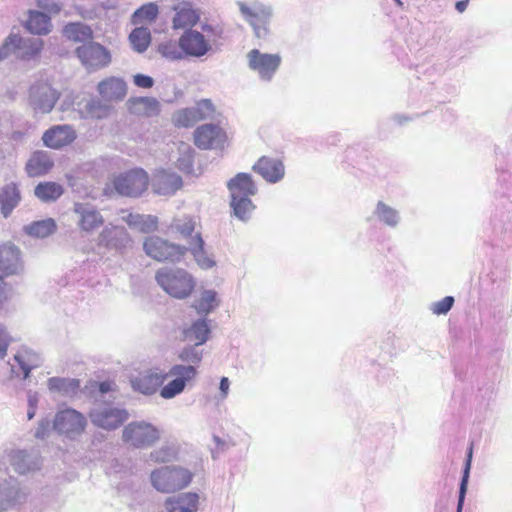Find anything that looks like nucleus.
<instances>
[{
    "label": "nucleus",
    "mask_w": 512,
    "mask_h": 512,
    "mask_svg": "<svg viewBox=\"0 0 512 512\" xmlns=\"http://www.w3.org/2000/svg\"><path fill=\"white\" fill-rule=\"evenodd\" d=\"M200 345L188 344L178 352L182 362L169 368L171 380L160 389V396L169 400L183 393L187 386H192L198 377V367L203 359Z\"/></svg>",
    "instance_id": "nucleus-1"
},
{
    "label": "nucleus",
    "mask_w": 512,
    "mask_h": 512,
    "mask_svg": "<svg viewBox=\"0 0 512 512\" xmlns=\"http://www.w3.org/2000/svg\"><path fill=\"white\" fill-rule=\"evenodd\" d=\"M201 30L188 28L178 39L186 57L201 58L213 50V44L221 35V30L211 24H202Z\"/></svg>",
    "instance_id": "nucleus-2"
},
{
    "label": "nucleus",
    "mask_w": 512,
    "mask_h": 512,
    "mask_svg": "<svg viewBox=\"0 0 512 512\" xmlns=\"http://www.w3.org/2000/svg\"><path fill=\"white\" fill-rule=\"evenodd\" d=\"M193 473L182 466L169 465L153 470L151 485L161 493H174L186 488L192 481Z\"/></svg>",
    "instance_id": "nucleus-3"
},
{
    "label": "nucleus",
    "mask_w": 512,
    "mask_h": 512,
    "mask_svg": "<svg viewBox=\"0 0 512 512\" xmlns=\"http://www.w3.org/2000/svg\"><path fill=\"white\" fill-rule=\"evenodd\" d=\"M156 281L170 296L187 298L195 287L193 277L184 269L164 267L157 271Z\"/></svg>",
    "instance_id": "nucleus-4"
},
{
    "label": "nucleus",
    "mask_w": 512,
    "mask_h": 512,
    "mask_svg": "<svg viewBox=\"0 0 512 512\" xmlns=\"http://www.w3.org/2000/svg\"><path fill=\"white\" fill-rule=\"evenodd\" d=\"M160 437V430L147 421H132L122 430L123 442L138 449L153 446Z\"/></svg>",
    "instance_id": "nucleus-5"
},
{
    "label": "nucleus",
    "mask_w": 512,
    "mask_h": 512,
    "mask_svg": "<svg viewBox=\"0 0 512 512\" xmlns=\"http://www.w3.org/2000/svg\"><path fill=\"white\" fill-rule=\"evenodd\" d=\"M91 423L100 429L114 431L129 418L126 409L110 403H96L88 413Z\"/></svg>",
    "instance_id": "nucleus-6"
},
{
    "label": "nucleus",
    "mask_w": 512,
    "mask_h": 512,
    "mask_svg": "<svg viewBox=\"0 0 512 512\" xmlns=\"http://www.w3.org/2000/svg\"><path fill=\"white\" fill-rule=\"evenodd\" d=\"M247 67L255 73L262 82H271L282 63L279 53H265L257 48L246 54Z\"/></svg>",
    "instance_id": "nucleus-7"
},
{
    "label": "nucleus",
    "mask_w": 512,
    "mask_h": 512,
    "mask_svg": "<svg viewBox=\"0 0 512 512\" xmlns=\"http://www.w3.org/2000/svg\"><path fill=\"white\" fill-rule=\"evenodd\" d=\"M149 177L145 170L134 168L114 176L112 187L118 195L138 197L148 187Z\"/></svg>",
    "instance_id": "nucleus-8"
},
{
    "label": "nucleus",
    "mask_w": 512,
    "mask_h": 512,
    "mask_svg": "<svg viewBox=\"0 0 512 512\" xmlns=\"http://www.w3.org/2000/svg\"><path fill=\"white\" fill-rule=\"evenodd\" d=\"M9 464L18 474L36 471L41 467V458L35 450L12 448L4 451L0 460V467L7 472Z\"/></svg>",
    "instance_id": "nucleus-9"
},
{
    "label": "nucleus",
    "mask_w": 512,
    "mask_h": 512,
    "mask_svg": "<svg viewBox=\"0 0 512 512\" xmlns=\"http://www.w3.org/2000/svg\"><path fill=\"white\" fill-rule=\"evenodd\" d=\"M53 427L59 434L75 440L84 433L87 427V419L81 412L66 408L56 413Z\"/></svg>",
    "instance_id": "nucleus-10"
},
{
    "label": "nucleus",
    "mask_w": 512,
    "mask_h": 512,
    "mask_svg": "<svg viewBox=\"0 0 512 512\" xmlns=\"http://www.w3.org/2000/svg\"><path fill=\"white\" fill-rule=\"evenodd\" d=\"M143 248L148 256L157 261L178 262L187 252L186 247L171 243L158 236L146 238Z\"/></svg>",
    "instance_id": "nucleus-11"
},
{
    "label": "nucleus",
    "mask_w": 512,
    "mask_h": 512,
    "mask_svg": "<svg viewBox=\"0 0 512 512\" xmlns=\"http://www.w3.org/2000/svg\"><path fill=\"white\" fill-rule=\"evenodd\" d=\"M75 53L88 71L105 68L112 61L110 51L100 43L91 40L77 47Z\"/></svg>",
    "instance_id": "nucleus-12"
},
{
    "label": "nucleus",
    "mask_w": 512,
    "mask_h": 512,
    "mask_svg": "<svg viewBox=\"0 0 512 512\" xmlns=\"http://www.w3.org/2000/svg\"><path fill=\"white\" fill-rule=\"evenodd\" d=\"M239 9L253 27L255 36L259 39H265L270 32L271 7L261 3H253L251 6L239 3Z\"/></svg>",
    "instance_id": "nucleus-13"
},
{
    "label": "nucleus",
    "mask_w": 512,
    "mask_h": 512,
    "mask_svg": "<svg viewBox=\"0 0 512 512\" xmlns=\"http://www.w3.org/2000/svg\"><path fill=\"white\" fill-rule=\"evenodd\" d=\"M27 497L19 481L0 467V512H5L22 504Z\"/></svg>",
    "instance_id": "nucleus-14"
},
{
    "label": "nucleus",
    "mask_w": 512,
    "mask_h": 512,
    "mask_svg": "<svg viewBox=\"0 0 512 512\" xmlns=\"http://www.w3.org/2000/svg\"><path fill=\"white\" fill-rule=\"evenodd\" d=\"M8 364L11 377L26 380L33 369L43 364V357L39 352L23 346L17 350L13 359Z\"/></svg>",
    "instance_id": "nucleus-15"
},
{
    "label": "nucleus",
    "mask_w": 512,
    "mask_h": 512,
    "mask_svg": "<svg viewBox=\"0 0 512 512\" xmlns=\"http://www.w3.org/2000/svg\"><path fill=\"white\" fill-rule=\"evenodd\" d=\"M97 244L107 250L124 253L132 247L133 241L123 226L108 224L99 233Z\"/></svg>",
    "instance_id": "nucleus-16"
},
{
    "label": "nucleus",
    "mask_w": 512,
    "mask_h": 512,
    "mask_svg": "<svg viewBox=\"0 0 512 512\" xmlns=\"http://www.w3.org/2000/svg\"><path fill=\"white\" fill-rule=\"evenodd\" d=\"M59 99V93L47 82L33 84L29 92V104L35 113H49Z\"/></svg>",
    "instance_id": "nucleus-17"
},
{
    "label": "nucleus",
    "mask_w": 512,
    "mask_h": 512,
    "mask_svg": "<svg viewBox=\"0 0 512 512\" xmlns=\"http://www.w3.org/2000/svg\"><path fill=\"white\" fill-rule=\"evenodd\" d=\"M12 38V55L23 61H32L39 58L44 42L38 37H23L16 33L9 34Z\"/></svg>",
    "instance_id": "nucleus-18"
},
{
    "label": "nucleus",
    "mask_w": 512,
    "mask_h": 512,
    "mask_svg": "<svg viewBox=\"0 0 512 512\" xmlns=\"http://www.w3.org/2000/svg\"><path fill=\"white\" fill-rule=\"evenodd\" d=\"M168 378H171L169 370L164 372L159 368H152L133 377L131 386L134 391L149 396L153 395Z\"/></svg>",
    "instance_id": "nucleus-19"
},
{
    "label": "nucleus",
    "mask_w": 512,
    "mask_h": 512,
    "mask_svg": "<svg viewBox=\"0 0 512 512\" xmlns=\"http://www.w3.org/2000/svg\"><path fill=\"white\" fill-rule=\"evenodd\" d=\"M23 270V263L21 260V252L17 246L12 243H5L0 245V280L7 284L3 278L17 275ZM9 289V296L11 289Z\"/></svg>",
    "instance_id": "nucleus-20"
},
{
    "label": "nucleus",
    "mask_w": 512,
    "mask_h": 512,
    "mask_svg": "<svg viewBox=\"0 0 512 512\" xmlns=\"http://www.w3.org/2000/svg\"><path fill=\"white\" fill-rule=\"evenodd\" d=\"M73 212L77 217V225L83 232H94L104 223V218L100 211L90 203H74Z\"/></svg>",
    "instance_id": "nucleus-21"
},
{
    "label": "nucleus",
    "mask_w": 512,
    "mask_h": 512,
    "mask_svg": "<svg viewBox=\"0 0 512 512\" xmlns=\"http://www.w3.org/2000/svg\"><path fill=\"white\" fill-rule=\"evenodd\" d=\"M253 171L269 183H278L285 176V166L277 158L262 156L252 167Z\"/></svg>",
    "instance_id": "nucleus-22"
},
{
    "label": "nucleus",
    "mask_w": 512,
    "mask_h": 512,
    "mask_svg": "<svg viewBox=\"0 0 512 512\" xmlns=\"http://www.w3.org/2000/svg\"><path fill=\"white\" fill-rule=\"evenodd\" d=\"M369 220H375L377 223L387 228L396 229L402 222V216L400 210L383 200H378Z\"/></svg>",
    "instance_id": "nucleus-23"
},
{
    "label": "nucleus",
    "mask_w": 512,
    "mask_h": 512,
    "mask_svg": "<svg viewBox=\"0 0 512 512\" xmlns=\"http://www.w3.org/2000/svg\"><path fill=\"white\" fill-rule=\"evenodd\" d=\"M194 141L201 149L217 148L224 141V133L218 125L205 124L195 130Z\"/></svg>",
    "instance_id": "nucleus-24"
},
{
    "label": "nucleus",
    "mask_w": 512,
    "mask_h": 512,
    "mask_svg": "<svg viewBox=\"0 0 512 512\" xmlns=\"http://www.w3.org/2000/svg\"><path fill=\"white\" fill-rule=\"evenodd\" d=\"M76 138V132L70 125H57L48 129L42 137L45 146L58 149L69 145Z\"/></svg>",
    "instance_id": "nucleus-25"
},
{
    "label": "nucleus",
    "mask_w": 512,
    "mask_h": 512,
    "mask_svg": "<svg viewBox=\"0 0 512 512\" xmlns=\"http://www.w3.org/2000/svg\"><path fill=\"white\" fill-rule=\"evenodd\" d=\"M155 193L163 196L173 195L182 186V178L166 170L158 171L152 181Z\"/></svg>",
    "instance_id": "nucleus-26"
},
{
    "label": "nucleus",
    "mask_w": 512,
    "mask_h": 512,
    "mask_svg": "<svg viewBox=\"0 0 512 512\" xmlns=\"http://www.w3.org/2000/svg\"><path fill=\"white\" fill-rule=\"evenodd\" d=\"M230 196L253 197L258 192V187L249 173H237L227 182Z\"/></svg>",
    "instance_id": "nucleus-27"
},
{
    "label": "nucleus",
    "mask_w": 512,
    "mask_h": 512,
    "mask_svg": "<svg viewBox=\"0 0 512 512\" xmlns=\"http://www.w3.org/2000/svg\"><path fill=\"white\" fill-rule=\"evenodd\" d=\"M166 512H196L199 508V495L187 492L169 497L164 502Z\"/></svg>",
    "instance_id": "nucleus-28"
},
{
    "label": "nucleus",
    "mask_w": 512,
    "mask_h": 512,
    "mask_svg": "<svg viewBox=\"0 0 512 512\" xmlns=\"http://www.w3.org/2000/svg\"><path fill=\"white\" fill-rule=\"evenodd\" d=\"M210 334L211 328L206 318L197 319L182 330L183 340L200 346L209 340Z\"/></svg>",
    "instance_id": "nucleus-29"
},
{
    "label": "nucleus",
    "mask_w": 512,
    "mask_h": 512,
    "mask_svg": "<svg viewBox=\"0 0 512 512\" xmlns=\"http://www.w3.org/2000/svg\"><path fill=\"white\" fill-rule=\"evenodd\" d=\"M98 92L106 101H118L126 96L127 86L123 79L110 77L99 82Z\"/></svg>",
    "instance_id": "nucleus-30"
},
{
    "label": "nucleus",
    "mask_w": 512,
    "mask_h": 512,
    "mask_svg": "<svg viewBox=\"0 0 512 512\" xmlns=\"http://www.w3.org/2000/svg\"><path fill=\"white\" fill-rule=\"evenodd\" d=\"M9 289L6 284L0 280V318L4 317L8 312ZM12 342V337L6 327L0 323V360L7 354V349Z\"/></svg>",
    "instance_id": "nucleus-31"
},
{
    "label": "nucleus",
    "mask_w": 512,
    "mask_h": 512,
    "mask_svg": "<svg viewBox=\"0 0 512 512\" xmlns=\"http://www.w3.org/2000/svg\"><path fill=\"white\" fill-rule=\"evenodd\" d=\"M21 201L19 187L15 183L5 185L0 191V211L7 218Z\"/></svg>",
    "instance_id": "nucleus-32"
},
{
    "label": "nucleus",
    "mask_w": 512,
    "mask_h": 512,
    "mask_svg": "<svg viewBox=\"0 0 512 512\" xmlns=\"http://www.w3.org/2000/svg\"><path fill=\"white\" fill-rule=\"evenodd\" d=\"M47 387L52 393L73 397L80 390V381L74 378L51 377L47 381Z\"/></svg>",
    "instance_id": "nucleus-33"
},
{
    "label": "nucleus",
    "mask_w": 512,
    "mask_h": 512,
    "mask_svg": "<svg viewBox=\"0 0 512 512\" xmlns=\"http://www.w3.org/2000/svg\"><path fill=\"white\" fill-rule=\"evenodd\" d=\"M204 246V240L201 235L197 233L191 238L187 251L189 250L191 252L199 267L202 269H210L215 266V261L212 256L207 253Z\"/></svg>",
    "instance_id": "nucleus-34"
},
{
    "label": "nucleus",
    "mask_w": 512,
    "mask_h": 512,
    "mask_svg": "<svg viewBox=\"0 0 512 512\" xmlns=\"http://www.w3.org/2000/svg\"><path fill=\"white\" fill-rule=\"evenodd\" d=\"M53 166L49 155L43 151H37L32 154L26 164V171L29 176L36 177L46 174Z\"/></svg>",
    "instance_id": "nucleus-35"
},
{
    "label": "nucleus",
    "mask_w": 512,
    "mask_h": 512,
    "mask_svg": "<svg viewBox=\"0 0 512 512\" xmlns=\"http://www.w3.org/2000/svg\"><path fill=\"white\" fill-rule=\"evenodd\" d=\"M230 198V207L233 215L243 222L248 221L256 208L251 200L252 197L230 196Z\"/></svg>",
    "instance_id": "nucleus-36"
},
{
    "label": "nucleus",
    "mask_w": 512,
    "mask_h": 512,
    "mask_svg": "<svg viewBox=\"0 0 512 512\" xmlns=\"http://www.w3.org/2000/svg\"><path fill=\"white\" fill-rule=\"evenodd\" d=\"M26 28L33 34H48L51 28L50 17L44 12L30 11Z\"/></svg>",
    "instance_id": "nucleus-37"
},
{
    "label": "nucleus",
    "mask_w": 512,
    "mask_h": 512,
    "mask_svg": "<svg viewBox=\"0 0 512 512\" xmlns=\"http://www.w3.org/2000/svg\"><path fill=\"white\" fill-rule=\"evenodd\" d=\"M123 219L131 228L138 229L143 233H149L157 229V217L152 215L130 213Z\"/></svg>",
    "instance_id": "nucleus-38"
},
{
    "label": "nucleus",
    "mask_w": 512,
    "mask_h": 512,
    "mask_svg": "<svg viewBox=\"0 0 512 512\" xmlns=\"http://www.w3.org/2000/svg\"><path fill=\"white\" fill-rule=\"evenodd\" d=\"M63 34L74 42H88L93 38L92 29L81 22H72L63 28Z\"/></svg>",
    "instance_id": "nucleus-39"
},
{
    "label": "nucleus",
    "mask_w": 512,
    "mask_h": 512,
    "mask_svg": "<svg viewBox=\"0 0 512 512\" xmlns=\"http://www.w3.org/2000/svg\"><path fill=\"white\" fill-rule=\"evenodd\" d=\"M130 110L146 116L157 115L160 111V103L153 97H139L130 101Z\"/></svg>",
    "instance_id": "nucleus-40"
},
{
    "label": "nucleus",
    "mask_w": 512,
    "mask_h": 512,
    "mask_svg": "<svg viewBox=\"0 0 512 512\" xmlns=\"http://www.w3.org/2000/svg\"><path fill=\"white\" fill-rule=\"evenodd\" d=\"M56 227L55 221L52 218H48L25 225L23 230L29 236L45 238L54 233Z\"/></svg>",
    "instance_id": "nucleus-41"
},
{
    "label": "nucleus",
    "mask_w": 512,
    "mask_h": 512,
    "mask_svg": "<svg viewBox=\"0 0 512 512\" xmlns=\"http://www.w3.org/2000/svg\"><path fill=\"white\" fill-rule=\"evenodd\" d=\"M63 192V187L56 182H41L34 190L35 196L42 202L56 201Z\"/></svg>",
    "instance_id": "nucleus-42"
},
{
    "label": "nucleus",
    "mask_w": 512,
    "mask_h": 512,
    "mask_svg": "<svg viewBox=\"0 0 512 512\" xmlns=\"http://www.w3.org/2000/svg\"><path fill=\"white\" fill-rule=\"evenodd\" d=\"M81 103H78L80 106ZM83 117L102 119L108 115L109 106L99 99L90 97L85 101L84 107H79Z\"/></svg>",
    "instance_id": "nucleus-43"
},
{
    "label": "nucleus",
    "mask_w": 512,
    "mask_h": 512,
    "mask_svg": "<svg viewBox=\"0 0 512 512\" xmlns=\"http://www.w3.org/2000/svg\"><path fill=\"white\" fill-rule=\"evenodd\" d=\"M219 306L217 293L214 290H204L200 298L194 304L196 312L201 316H207Z\"/></svg>",
    "instance_id": "nucleus-44"
},
{
    "label": "nucleus",
    "mask_w": 512,
    "mask_h": 512,
    "mask_svg": "<svg viewBox=\"0 0 512 512\" xmlns=\"http://www.w3.org/2000/svg\"><path fill=\"white\" fill-rule=\"evenodd\" d=\"M132 48L142 53L146 51L151 41L150 30L146 27H137L129 35Z\"/></svg>",
    "instance_id": "nucleus-45"
},
{
    "label": "nucleus",
    "mask_w": 512,
    "mask_h": 512,
    "mask_svg": "<svg viewBox=\"0 0 512 512\" xmlns=\"http://www.w3.org/2000/svg\"><path fill=\"white\" fill-rule=\"evenodd\" d=\"M493 230L503 240L512 241V214H500L493 222Z\"/></svg>",
    "instance_id": "nucleus-46"
},
{
    "label": "nucleus",
    "mask_w": 512,
    "mask_h": 512,
    "mask_svg": "<svg viewBox=\"0 0 512 512\" xmlns=\"http://www.w3.org/2000/svg\"><path fill=\"white\" fill-rule=\"evenodd\" d=\"M178 447L175 444H165L150 453V459L157 463L171 462L177 458Z\"/></svg>",
    "instance_id": "nucleus-47"
},
{
    "label": "nucleus",
    "mask_w": 512,
    "mask_h": 512,
    "mask_svg": "<svg viewBox=\"0 0 512 512\" xmlns=\"http://www.w3.org/2000/svg\"><path fill=\"white\" fill-rule=\"evenodd\" d=\"M198 21V15L191 8H182L178 10L173 18V27L175 29L191 27Z\"/></svg>",
    "instance_id": "nucleus-48"
},
{
    "label": "nucleus",
    "mask_w": 512,
    "mask_h": 512,
    "mask_svg": "<svg viewBox=\"0 0 512 512\" xmlns=\"http://www.w3.org/2000/svg\"><path fill=\"white\" fill-rule=\"evenodd\" d=\"M158 14V7L154 3H148L140 8H138L133 16H132V22L134 24H141L145 21L151 22L153 21Z\"/></svg>",
    "instance_id": "nucleus-49"
},
{
    "label": "nucleus",
    "mask_w": 512,
    "mask_h": 512,
    "mask_svg": "<svg viewBox=\"0 0 512 512\" xmlns=\"http://www.w3.org/2000/svg\"><path fill=\"white\" fill-rule=\"evenodd\" d=\"M198 121L194 107L178 110L173 115V122L178 127H190Z\"/></svg>",
    "instance_id": "nucleus-50"
},
{
    "label": "nucleus",
    "mask_w": 512,
    "mask_h": 512,
    "mask_svg": "<svg viewBox=\"0 0 512 512\" xmlns=\"http://www.w3.org/2000/svg\"><path fill=\"white\" fill-rule=\"evenodd\" d=\"M171 228L182 236L189 237L195 229V221L191 217L176 218L171 223Z\"/></svg>",
    "instance_id": "nucleus-51"
},
{
    "label": "nucleus",
    "mask_w": 512,
    "mask_h": 512,
    "mask_svg": "<svg viewBox=\"0 0 512 512\" xmlns=\"http://www.w3.org/2000/svg\"><path fill=\"white\" fill-rule=\"evenodd\" d=\"M159 51L163 57L169 60H182L186 57L183 49L179 47V44L176 45L172 42L162 44L159 47Z\"/></svg>",
    "instance_id": "nucleus-52"
},
{
    "label": "nucleus",
    "mask_w": 512,
    "mask_h": 512,
    "mask_svg": "<svg viewBox=\"0 0 512 512\" xmlns=\"http://www.w3.org/2000/svg\"><path fill=\"white\" fill-rule=\"evenodd\" d=\"M195 112L198 116V120H204L211 118L214 114V105L209 99H203L194 106Z\"/></svg>",
    "instance_id": "nucleus-53"
},
{
    "label": "nucleus",
    "mask_w": 512,
    "mask_h": 512,
    "mask_svg": "<svg viewBox=\"0 0 512 512\" xmlns=\"http://www.w3.org/2000/svg\"><path fill=\"white\" fill-rule=\"evenodd\" d=\"M454 304V298L452 296H446L440 301L434 302L431 305V311L435 315L447 314Z\"/></svg>",
    "instance_id": "nucleus-54"
},
{
    "label": "nucleus",
    "mask_w": 512,
    "mask_h": 512,
    "mask_svg": "<svg viewBox=\"0 0 512 512\" xmlns=\"http://www.w3.org/2000/svg\"><path fill=\"white\" fill-rule=\"evenodd\" d=\"M469 458H471V452L469 453ZM469 470H470V459H468L466 463V467L463 473V477L460 484V490H459V497H458V503H457V512H462L463 505H464V499L467 489V482L469 477Z\"/></svg>",
    "instance_id": "nucleus-55"
},
{
    "label": "nucleus",
    "mask_w": 512,
    "mask_h": 512,
    "mask_svg": "<svg viewBox=\"0 0 512 512\" xmlns=\"http://www.w3.org/2000/svg\"><path fill=\"white\" fill-rule=\"evenodd\" d=\"M37 5L39 8L49 13H58L61 9L60 5L55 0H38Z\"/></svg>",
    "instance_id": "nucleus-56"
},
{
    "label": "nucleus",
    "mask_w": 512,
    "mask_h": 512,
    "mask_svg": "<svg viewBox=\"0 0 512 512\" xmlns=\"http://www.w3.org/2000/svg\"><path fill=\"white\" fill-rule=\"evenodd\" d=\"M133 80L134 84L140 88H151L154 85L153 78L144 74H136Z\"/></svg>",
    "instance_id": "nucleus-57"
},
{
    "label": "nucleus",
    "mask_w": 512,
    "mask_h": 512,
    "mask_svg": "<svg viewBox=\"0 0 512 512\" xmlns=\"http://www.w3.org/2000/svg\"><path fill=\"white\" fill-rule=\"evenodd\" d=\"M11 43L12 38H9L8 35L0 46V62L8 59L12 55Z\"/></svg>",
    "instance_id": "nucleus-58"
},
{
    "label": "nucleus",
    "mask_w": 512,
    "mask_h": 512,
    "mask_svg": "<svg viewBox=\"0 0 512 512\" xmlns=\"http://www.w3.org/2000/svg\"><path fill=\"white\" fill-rule=\"evenodd\" d=\"M50 430V421L43 419L39 422L38 427L35 430V437L38 439H44Z\"/></svg>",
    "instance_id": "nucleus-59"
},
{
    "label": "nucleus",
    "mask_w": 512,
    "mask_h": 512,
    "mask_svg": "<svg viewBox=\"0 0 512 512\" xmlns=\"http://www.w3.org/2000/svg\"><path fill=\"white\" fill-rule=\"evenodd\" d=\"M27 402L28 407H33L37 409V405L39 402V395L37 392L34 391H28L27 393Z\"/></svg>",
    "instance_id": "nucleus-60"
},
{
    "label": "nucleus",
    "mask_w": 512,
    "mask_h": 512,
    "mask_svg": "<svg viewBox=\"0 0 512 512\" xmlns=\"http://www.w3.org/2000/svg\"><path fill=\"white\" fill-rule=\"evenodd\" d=\"M229 387H230L229 379L227 377H222L220 380L219 389L222 393L223 398H226L228 391H229Z\"/></svg>",
    "instance_id": "nucleus-61"
},
{
    "label": "nucleus",
    "mask_w": 512,
    "mask_h": 512,
    "mask_svg": "<svg viewBox=\"0 0 512 512\" xmlns=\"http://www.w3.org/2000/svg\"><path fill=\"white\" fill-rule=\"evenodd\" d=\"M179 168L185 172H189L192 169V162L190 158H183L179 160Z\"/></svg>",
    "instance_id": "nucleus-62"
},
{
    "label": "nucleus",
    "mask_w": 512,
    "mask_h": 512,
    "mask_svg": "<svg viewBox=\"0 0 512 512\" xmlns=\"http://www.w3.org/2000/svg\"><path fill=\"white\" fill-rule=\"evenodd\" d=\"M113 383L109 381H104L99 384V391L102 394L108 393L112 390Z\"/></svg>",
    "instance_id": "nucleus-63"
},
{
    "label": "nucleus",
    "mask_w": 512,
    "mask_h": 512,
    "mask_svg": "<svg viewBox=\"0 0 512 512\" xmlns=\"http://www.w3.org/2000/svg\"><path fill=\"white\" fill-rule=\"evenodd\" d=\"M467 6H468V0L458 1L455 4L456 10L460 13L464 12L466 10Z\"/></svg>",
    "instance_id": "nucleus-64"
}]
</instances>
